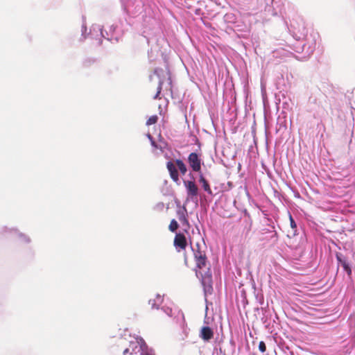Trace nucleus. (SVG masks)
<instances>
[{
  "label": "nucleus",
  "mask_w": 355,
  "mask_h": 355,
  "mask_svg": "<svg viewBox=\"0 0 355 355\" xmlns=\"http://www.w3.org/2000/svg\"><path fill=\"white\" fill-rule=\"evenodd\" d=\"M196 268L199 270V271H196V273L200 272L201 273V270H204L205 268H208L207 267V257L203 256L202 257H198V259H195Z\"/></svg>",
  "instance_id": "obj_7"
},
{
  "label": "nucleus",
  "mask_w": 355,
  "mask_h": 355,
  "mask_svg": "<svg viewBox=\"0 0 355 355\" xmlns=\"http://www.w3.org/2000/svg\"><path fill=\"white\" fill-rule=\"evenodd\" d=\"M176 164H174L172 162H168L166 163V168L170 173L171 179L176 183L179 182V174L177 169Z\"/></svg>",
  "instance_id": "obj_4"
},
{
  "label": "nucleus",
  "mask_w": 355,
  "mask_h": 355,
  "mask_svg": "<svg viewBox=\"0 0 355 355\" xmlns=\"http://www.w3.org/2000/svg\"><path fill=\"white\" fill-rule=\"evenodd\" d=\"M179 219L182 223L189 225L188 219L184 214H182Z\"/></svg>",
  "instance_id": "obj_17"
},
{
  "label": "nucleus",
  "mask_w": 355,
  "mask_h": 355,
  "mask_svg": "<svg viewBox=\"0 0 355 355\" xmlns=\"http://www.w3.org/2000/svg\"><path fill=\"white\" fill-rule=\"evenodd\" d=\"M162 297L160 295H157L155 297V298L150 299L148 301V304L151 306L152 309L158 308V306L162 304Z\"/></svg>",
  "instance_id": "obj_10"
},
{
  "label": "nucleus",
  "mask_w": 355,
  "mask_h": 355,
  "mask_svg": "<svg viewBox=\"0 0 355 355\" xmlns=\"http://www.w3.org/2000/svg\"><path fill=\"white\" fill-rule=\"evenodd\" d=\"M175 164H176L177 167L180 170L181 174L183 175H185L187 171V166L184 164V163L182 162V160L176 159Z\"/></svg>",
  "instance_id": "obj_11"
},
{
  "label": "nucleus",
  "mask_w": 355,
  "mask_h": 355,
  "mask_svg": "<svg viewBox=\"0 0 355 355\" xmlns=\"http://www.w3.org/2000/svg\"><path fill=\"white\" fill-rule=\"evenodd\" d=\"M148 138L151 140V144L153 146H155V142L153 140V137L150 135H148Z\"/></svg>",
  "instance_id": "obj_19"
},
{
  "label": "nucleus",
  "mask_w": 355,
  "mask_h": 355,
  "mask_svg": "<svg viewBox=\"0 0 355 355\" xmlns=\"http://www.w3.org/2000/svg\"><path fill=\"white\" fill-rule=\"evenodd\" d=\"M145 355H150V354H145Z\"/></svg>",
  "instance_id": "obj_20"
},
{
  "label": "nucleus",
  "mask_w": 355,
  "mask_h": 355,
  "mask_svg": "<svg viewBox=\"0 0 355 355\" xmlns=\"http://www.w3.org/2000/svg\"><path fill=\"white\" fill-rule=\"evenodd\" d=\"M200 336L202 340L208 341L214 337V331L209 327H203L201 329Z\"/></svg>",
  "instance_id": "obj_6"
},
{
  "label": "nucleus",
  "mask_w": 355,
  "mask_h": 355,
  "mask_svg": "<svg viewBox=\"0 0 355 355\" xmlns=\"http://www.w3.org/2000/svg\"><path fill=\"white\" fill-rule=\"evenodd\" d=\"M184 185L187 190V199L197 200L198 195V187L194 181L184 180Z\"/></svg>",
  "instance_id": "obj_1"
},
{
  "label": "nucleus",
  "mask_w": 355,
  "mask_h": 355,
  "mask_svg": "<svg viewBox=\"0 0 355 355\" xmlns=\"http://www.w3.org/2000/svg\"><path fill=\"white\" fill-rule=\"evenodd\" d=\"M197 247H198V249L193 250V252H194V259H198L200 257H202L203 256L206 255L205 252L200 251L199 250L198 245H197Z\"/></svg>",
  "instance_id": "obj_14"
},
{
  "label": "nucleus",
  "mask_w": 355,
  "mask_h": 355,
  "mask_svg": "<svg viewBox=\"0 0 355 355\" xmlns=\"http://www.w3.org/2000/svg\"><path fill=\"white\" fill-rule=\"evenodd\" d=\"M178 227L179 225L178 222L175 219H172L169 224L168 230L172 232H175L178 230Z\"/></svg>",
  "instance_id": "obj_12"
},
{
  "label": "nucleus",
  "mask_w": 355,
  "mask_h": 355,
  "mask_svg": "<svg viewBox=\"0 0 355 355\" xmlns=\"http://www.w3.org/2000/svg\"><path fill=\"white\" fill-rule=\"evenodd\" d=\"M290 221H291V227L293 228H295L296 227V224L294 221V220L293 219L292 216L290 215Z\"/></svg>",
  "instance_id": "obj_18"
},
{
  "label": "nucleus",
  "mask_w": 355,
  "mask_h": 355,
  "mask_svg": "<svg viewBox=\"0 0 355 355\" xmlns=\"http://www.w3.org/2000/svg\"><path fill=\"white\" fill-rule=\"evenodd\" d=\"M161 91H162V83L160 82L159 83L158 87H157V92L155 96H154L155 99H156V98H157L159 97V95L161 93Z\"/></svg>",
  "instance_id": "obj_16"
},
{
  "label": "nucleus",
  "mask_w": 355,
  "mask_h": 355,
  "mask_svg": "<svg viewBox=\"0 0 355 355\" xmlns=\"http://www.w3.org/2000/svg\"><path fill=\"white\" fill-rule=\"evenodd\" d=\"M188 163L191 169L195 172L201 170V159L196 153H191L188 157Z\"/></svg>",
  "instance_id": "obj_2"
},
{
  "label": "nucleus",
  "mask_w": 355,
  "mask_h": 355,
  "mask_svg": "<svg viewBox=\"0 0 355 355\" xmlns=\"http://www.w3.org/2000/svg\"><path fill=\"white\" fill-rule=\"evenodd\" d=\"M336 259L339 263L343 266V269L346 271L349 277L352 275V269L347 261L341 257L340 254H336Z\"/></svg>",
  "instance_id": "obj_8"
},
{
  "label": "nucleus",
  "mask_w": 355,
  "mask_h": 355,
  "mask_svg": "<svg viewBox=\"0 0 355 355\" xmlns=\"http://www.w3.org/2000/svg\"><path fill=\"white\" fill-rule=\"evenodd\" d=\"M173 245L180 250H185L187 246L186 236L182 233L176 234L174 238Z\"/></svg>",
  "instance_id": "obj_3"
},
{
  "label": "nucleus",
  "mask_w": 355,
  "mask_h": 355,
  "mask_svg": "<svg viewBox=\"0 0 355 355\" xmlns=\"http://www.w3.org/2000/svg\"><path fill=\"white\" fill-rule=\"evenodd\" d=\"M259 349L261 352L264 353L266 351V345L263 341H260L259 343Z\"/></svg>",
  "instance_id": "obj_15"
},
{
  "label": "nucleus",
  "mask_w": 355,
  "mask_h": 355,
  "mask_svg": "<svg viewBox=\"0 0 355 355\" xmlns=\"http://www.w3.org/2000/svg\"><path fill=\"white\" fill-rule=\"evenodd\" d=\"M199 182L202 184V188L206 192L209 194L212 193L209 184L202 174H200L199 176Z\"/></svg>",
  "instance_id": "obj_9"
},
{
  "label": "nucleus",
  "mask_w": 355,
  "mask_h": 355,
  "mask_svg": "<svg viewBox=\"0 0 355 355\" xmlns=\"http://www.w3.org/2000/svg\"><path fill=\"white\" fill-rule=\"evenodd\" d=\"M141 349V347L139 345L138 342L132 341L130 343V345L128 348H125L123 350V355H126L128 353H130V355L134 354H137Z\"/></svg>",
  "instance_id": "obj_5"
},
{
  "label": "nucleus",
  "mask_w": 355,
  "mask_h": 355,
  "mask_svg": "<svg viewBox=\"0 0 355 355\" xmlns=\"http://www.w3.org/2000/svg\"><path fill=\"white\" fill-rule=\"evenodd\" d=\"M158 117L157 115H153L149 117V119L146 121L147 125H150L155 124L157 122Z\"/></svg>",
  "instance_id": "obj_13"
}]
</instances>
